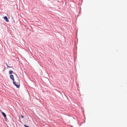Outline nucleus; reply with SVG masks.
Returning <instances> with one entry per match:
<instances>
[{"label":"nucleus","instance_id":"0eeeda50","mask_svg":"<svg viewBox=\"0 0 127 127\" xmlns=\"http://www.w3.org/2000/svg\"><path fill=\"white\" fill-rule=\"evenodd\" d=\"M20 116L21 117V118L22 119L23 118V116L22 115H21Z\"/></svg>","mask_w":127,"mask_h":127},{"label":"nucleus","instance_id":"f03ea898","mask_svg":"<svg viewBox=\"0 0 127 127\" xmlns=\"http://www.w3.org/2000/svg\"><path fill=\"white\" fill-rule=\"evenodd\" d=\"M3 18L6 22H9V20L6 16L4 17Z\"/></svg>","mask_w":127,"mask_h":127},{"label":"nucleus","instance_id":"7ed1b4c3","mask_svg":"<svg viewBox=\"0 0 127 127\" xmlns=\"http://www.w3.org/2000/svg\"><path fill=\"white\" fill-rule=\"evenodd\" d=\"M10 78L12 80H13V81H14V80L13 76V75H11L10 76Z\"/></svg>","mask_w":127,"mask_h":127},{"label":"nucleus","instance_id":"6e6552de","mask_svg":"<svg viewBox=\"0 0 127 127\" xmlns=\"http://www.w3.org/2000/svg\"><path fill=\"white\" fill-rule=\"evenodd\" d=\"M24 126L25 127H29L28 126H27L26 125H24Z\"/></svg>","mask_w":127,"mask_h":127},{"label":"nucleus","instance_id":"423d86ee","mask_svg":"<svg viewBox=\"0 0 127 127\" xmlns=\"http://www.w3.org/2000/svg\"><path fill=\"white\" fill-rule=\"evenodd\" d=\"M7 67H8V68H11V67H12V66H11V67H10V66H8V65H7Z\"/></svg>","mask_w":127,"mask_h":127},{"label":"nucleus","instance_id":"1a4fd4ad","mask_svg":"<svg viewBox=\"0 0 127 127\" xmlns=\"http://www.w3.org/2000/svg\"><path fill=\"white\" fill-rule=\"evenodd\" d=\"M13 69H14L13 68Z\"/></svg>","mask_w":127,"mask_h":127},{"label":"nucleus","instance_id":"39448f33","mask_svg":"<svg viewBox=\"0 0 127 127\" xmlns=\"http://www.w3.org/2000/svg\"><path fill=\"white\" fill-rule=\"evenodd\" d=\"M13 72L12 70H10L9 71V73L10 74L13 73Z\"/></svg>","mask_w":127,"mask_h":127},{"label":"nucleus","instance_id":"20e7f679","mask_svg":"<svg viewBox=\"0 0 127 127\" xmlns=\"http://www.w3.org/2000/svg\"><path fill=\"white\" fill-rule=\"evenodd\" d=\"M3 115L4 116V117L5 118L6 117V114H5V113H4V112H2V113Z\"/></svg>","mask_w":127,"mask_h":127},{"label":"nucleus","instance_id":"f257e3e1","mask_svg":"<svg viewBox=\"0 0 127 127\" xmlns=\"http://www.w3.org/2000/svg\"><path fill=\"white\" fill-rule=\"evenodd\" d=\"M20 81L19 79L17 78V79H15V81L14 80V81H13V83L17 87L19 88L20 86Z\"/></svg>","mask_w":127,"mask_h":127}]
</instances>
